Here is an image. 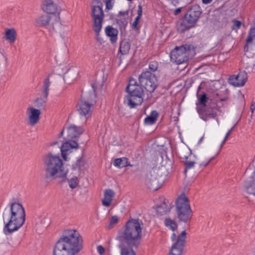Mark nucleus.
Segmentation results:
<instances>
[{
	"instance_id": "f257e3e1",
	"label": "nucleus",
	"mask_w": 255,
	"mask_h": 255,
	"mask_svg": "<svg viewBox=\"0 0 255 255\" xmlns=\"http://www.w3.org/2000/svg\"><path fill=\"white\" fill-rule=\"evenodd\" d=\"M141 221L139 219L128 220L124 229L119 233L116 239L120 242L118 247L121 250L120 255H136L133 248H137L141 238Z\"/></svg>"
},
{
	"instance_id": "f03ea898",
	"label": "nucleus",
	"mask_w": 255,
	"mask_h": 255,
	"mask_svg": "<svg viewBox=\"0 0 255 255\" xmlns=\"http://www.w3.org/2000/svg\"><path fill=\"white\" fill-rule=\"evenodd\" d=\"M83 240L76 230H65L55 244L53 255H75L83 249Z\"/></svg>"
},
{
	"instance_id": "7ed1b4c3",
	"label": "nucleus",
	"mask_w": 255,
	"mask_h": 255,
	"mask_svg": "<svg viewBox=\"0 0 255 255\" xmlns=\"http://www.w3.org/2000/svg\"><path fill=\"white\" fill-rule=\"evenodd\" d=\"M157 81V78H156L155 80L138 84L135 79L130 77L126 89L128 94L125 98L124 103L131 109L140 105L144 96L143 88L147 92L153 93L158 85Z\"/></svg>"
},
{
	"instance_id": "20e7f679",
	"label": "nucleus",
	"mask_w": 255,
	"mask_h": 255,
	"mask_svg": "<svg viewBox=\"0 0 255 255\" xmlns=\"http://www.w3.org/2000/svg\"><path fill=\"white\" fill-rule=\"evenodd\" d=\"M25 217V210L21 203L15 201L11 203L10 208H5L2 213L3 233L8 235L17 231L24 224Z\"/></svg>"
},
{
	"instance_id": "39448f33",
	"label": "nucleus",
	"mask_w": 255,
	"mask_h": 255,
	"mask_svg": "<svg viewBox=\"0 0 255 255\" xmlns=\"http://www.w3.org/2000/svg\"><path fill=\"white\" fill-rule=\"evenodd\" d=\"M43 162L45 171L46 179H55L64 177L65 181L67 171L64 169L63 162L58 155H54L49 152L44 156Z\"/></svg>"
},
{
	"instance_id": "423d86ee",
	"label": "nucleus",
	"mask_w": 255,
	"mask_h": 255,
	"mask_svg": "<svg viewBox=\"0 0 255 255\" xmlns=\"http://www.w3.org/2000/svg\"><path fill=\"white\" fill-rule=\"evenodd\" d=\"M195 47L191 44L176 46L170 53L171 61L177 65L187 64L190 57L195 54Z\"/></svg>"
},
{
	"instance_id": "0eeeda50",
	"label": "nucleus",
	"mask_w": 255,
	"mask_h": 255,
	"mask_svg": "<svg viewBox=\"0 0 255 255\" xmlns=\"http://www.w3.org/2000/svg\"><path fill=\"white\" fill-rule=\"evenodd\" d=\"M176 213L179 221L184 223L189 221L193 216L188 198L182 194L176 201Z\"/></svg>"
},
{
	"instance_id": "6e6552de",
	"label": "nucleus",
	"mask_w": 255,
	"mask_h": 255,
	"mask_svg": "<svg viewBox=\"0 0 255 255\" xmlns=\"http://www.w3.org/2000/svg\"><path fill=\"white\" fill-rule=\"evenodd\" d=\"M95 98L96 95L93 93L82 94L77 107V110L81 116L85 117L87 119L91 116V108L96 103Z\"/></svg>"
},
{
	"instance_id": "1a4fd4ad",
	"label": "nucleus",
	"mask_w": 255,
	"mask_h": 255,
	"mask_svg": "<svg viewBox=\"0 0 255 255\" xmlns=\"http://www.w3.org/2000/svg\"><path fill=\"white\" fill-rule=\"evenodd\" d=\"M227 97L219 99L218 100L211 99L207 106L197 111L200 118L204 121H207L209 119H215L217 116V112L219 111L220 107L217 105V101H226Z\"/></svg>"
},
{
	"instance_id": "9d476101",
	"label": "nucleus",
	"mask_w": 255,
	"mask_h": 255,
	"mask_svg": "<svg viewBox=\"0 0 255 255\" xmlns=\"http://www.w3.org/2000/svg\"><path fill=\"white\" fill-rule=\"evenodd\" d=\"M186 235V231H183L178 236L176 241L170 249L169 255H181L185 246Z\"/></svg>"
},
{
	"instance_id": "9b49d317",
	"label": "nucleus",
	"mask_w": 255,
	"mask_h": 255,
	"mask_svg": "<svg viewBox=\"0 0 255 255\" xmlns=\"http://www.w3.org/2000/svg\"><path fill=\"white\" fill-rule=\"evenodd\" d=\"M104 15L103 3L101 5L92 6L91 16L93 21V26H102Z\"/></svg>"
},
{
	"instance_id": "f8f14e48",
	"label": "nucleus",
	"mask_w": 255,
	"mask_h": 255,
	"mask_svg": "<svg viewBox=\"0 0 255 255\" xmlns=\"http://www.w3.org/2000/svg\"><path fill=\"white\" fill-rule=\"evenodd\" d=\"M202 11L198 4H194L190 6L184 16L188 19L189 23L195 24L199 19Z\"/></svg>"
},
{
	"instance_id": "ddd939ff",
	"label": "nucleus",
	"mask_w": 255,
	"mask_h": 255,
	"mask_svg": "<svg viewBox=\"0 0 255 255\" xmlns=\"http://www.w3.org/2000/svg\"><path fill=\"white\" fill-rule=\"evenodd\" d=\"M247 80V73L245 71H240L237 75L230 76L229 83L235 87H241L245 85Z\"/></svg>"
},
{
	"instance_id": "4468645a",
	"label": "nucleus",
	"mask_w": 255,
	"mask_h": 255,
	"mask_svg": "<svg viewBox=\"0 0 255 255\" xmlns=\"http://www.w3.org/2000/svg\"><path fill=\"white\" fill-rule=\"evenodd\" d=\"M42 10L48 14H59L60 9L53 0H43L41 5Z\"/></svg>"
},
{
	"instance_id": "2eb2a0df",
	"label": "nucleus",
	"mask_w": 255,
	"mask_h": 255,
	"mask_svg": "<svg viewBox=\"0 0 255 255\" xmlns=\"http://www.w3.org/2000/svg\"><path fill=\"white\" fill-rule=\"evenodd\" d=\"M60 148L63 159L66 161L67 160V155L71 152V150L78 149L79 146L76 141L69 139L64 142Z\"/></svg>"
},
{
	"instance_id": "dca6fc26",
	"label": "nucleus",
	"mask_w": 255,
	"mask_h": 255,
	"mask_svg": "<svg viewBox=\"0 0 255 255\" xmlns=\"http://www.w3.org/2000/svg\"><path fill=\"white\" fill-rule=\"evenodd\" d=\"M201 89V85L199 86L198 88V90L197 92L196 96L197 97V101L196 103V110L197 111H198V109H201L205 106H207L208 103V97L207 95L203 92L200 94L199 91Z\"/></svg>"
},
{
	"instance_id": "f3484780",
	"label": "nucleus",
	"mask_w": 255,
	"mask_h": 255,
	"mask_svg": "<svg viewBox=\"0 0 255 255\" xmlns=\"http://www.w3.org/2000/svg\"><path fill=\"white\" fill-rule=\"evenodd\" d=\"M84 131L82 127L71 125L67 128V139H72L80 136Z\"/></svg>"
},
{
	"instance_id": "a211bd4d",
	"label": "nucleus",
	"mask_w": 255,
	"mask_h": 255,
	"mask_svg": "<svg viewBox=\"0 0 255 255\" xmlns=\"http://www.w3.org/2000/svg\"><path fill=\"white\" fill-rule=\"evenodd\" d=\"M195 24L189 23L188 19L184 15L183 17L180 19L177 23V28L178 32L184 33L192 27H194Z\"/></svg>"
},
{
	"instance_id": "6ab92c4d",
	"label": "nucleus",
	"mask_w": 255,
	"mask_h": 255,
	"mask_svg": "<svg viewBox=\"0 0 255 255\" xmlns=\"http://www.w3.org/2000/svg\"><path fill=\"white\" fill-rule=\"evenodd\" d=\"M157 78L155 74L152 73L149 70H145L142 71L141 73L138 76V84H144V82H147L151 80H155V79Z\"/></svg>"
},
{
	"instance_id": "aec40b11",
	"label": "nucleus",
	"mask_w": 255,
	"mask_h": 255,
	"mask_svg": "<svg viewBox=\"0 0 255 255\" xmlns=\"http://www.w3.org/2000/svg\"><path fill=\"white\" fill-rule=\"evenodd\" d=\"M27 110L29 111L28 115L29 117V124L30 125L33 126L36 124L39 120L41 114L40 111L32 107L28 108Z\"/></svg>"
},
{
	"instance_id": "412c9836",
	"label": "nucleus",
	"mask_w": 255,
	"mask_h": 255,
	"mask_svg": "<svg viewBox=\"0 0 255 255\" xmlns=\"http://www.w3.org/2000/svg\"><path fill=\"white\" fill-rule=\"evenodd\" d=\"M51 20V16L49 14H42L38 16L35 20L36 26L45 27L50 25Z\"/></svg>"
},
{
	"instance_id": "4be33fe9",
	"label": "nucleus",
	"mask_w": 255,
	"mask_h": 255,
	"mask_svg": "<svg viewBox=\"0 0 255 255\" xmlns=\"http://www.w3.org/2000/svg\"><path fill=\"white\" fill-rule=\"evenodd\" d=\"M244 189L248 193L255 195V181L253 177H251L245 181Z\"/></svg>"
},
{
	"instance_id": "5701e85b",
	"label": "nucleus",
	"mask_w": 255,
	"mask_h": 255,
	"mask_svg": "<svg viewBox=\"0 0 255 255\" xmlns=\"http://www.w3.org/2000/svg\"><path fill=\"white\" fill-rule=\"evenodd\" d=\"M106 35L110 37V41L112 44L116 42L118 38V30L111 26H108L105 28Z\"/></svg>"
},
{
	"instance_id": "b1692460",
	"label": "nucleus",
	"mask_w": 255,
	"mask_h": 255,
	"mask_svg": "<svg viewBox=\"0 0 255 255\" xmlns=\"http://www.w3.org/2000/svg\"><path fill=\"white\" fill-rule=\"evenodd\" d=\"M115 192L112 189H106L104 191V198L102 200V204L106 207H109L112 203Z\"/></svg>"
},
{
	"instance_id": "393cba45",
	"label": "nucleus",
	"mask_w": 255,
	"mask_h": 255,
	"mask_svg": "<svg viewBox=\"0 0 255 255\" xmlns=\"http://www.w3.org/2000/svg\"><path fill=\"white\" fill-rule=\"evenodd\" d=\"M114 165L120 168L127 166H132V165L130 164V163L128 162V159L126 157L115 159L114 162Z\"/></svg>"
},
{
	"instance_id": "a878e982",
	"label": "nucleus",
	"mask_w": 255,
	"mask_h": 255,
	"mask_svg": "<svg viewBox=\"0 0 255 255\" xmlns=\"http://www.w3.org/2000/svg\"><path fill=\"white\" fill-rule=\"evenodd\" d=\"M130 49V44L128 40L124 39L121 41L119 48V52L122 55H126L128 54Z\"/></svg>"
},
{
	"instance_id": "bb28decb",
	"label": "nucleus",
	"mask_w": 255,
	"mask_h": 255,
	"mask_svg": "<svg viewBox=\"0 0 255 255\" xmlns=\"http://www.w3.org/2000/svg\"><path fill=\"white\" fill-rule=\"evenodd\" d=\"M170 209L171 207H168L166 203V200L164 199V200L160 205L157 206L156 208V210L157 213L158 215L162 216L163 214H165L166 213L169 212L170 211Z\"/></svg>"
},
{
	"instance_id": "cd10ccee",
	"label": "nucleus",
	"mask_w": 255,
	"mask_h": 255,
	"mask_svg": "<svg viewBox=\"0 0 255 255\" xmlns=\"http://www.w3.org/2000/svg\"><path fill=\"white\" fill-rule=\"evenodd\" d=\"M59 178H61L62 180L59 182L60 183L62 184V183L68 182L69 186L70 188L73 189L76 188L79 184V180L76 176H74L71 178L70 179H68L67 178V176H66V180L63 181L64 177H60Z\"/></svg>"
},
{
	"instance_id": "c85d7f7f",
	"label": "nucleus",
	"mask_w": 255,
	"mask_h": 255,
	"mask_svg": "<svg viewBox=\"0 0 255 255\" xmlns=\"http://www.w3.org/2000/svg\"><path fill=\"white\" fill-rule=\"evenodd\" d=\"M158 117V113L156 111H152L150 115L145 118L144 121L145 124L151 125L154 124Z\"/></svg>"
},
{
	"instance_id": "c756f323",
	"label": "nucleus",
	"mask_w": 255,
	"mask_h": 255,
	"mask_svg": "<svg viewBox=\"0 0 255 255\" xmlns=\"http://www.w3.org/2000/svg\"><path fill=\"white\" fill-rule=\"evenodd\" d=\"M16 33L14 28L7 29L5 31V38L10 43H13L16 40Z\"/></svg>"
},
{
	"instance_id": "7c9ffc66",
	"label": "nucleus",
	"mask_w": 255,
	"mask_h": 255,
	"mask_svg": "<svg viewBox=\"0 0 255 255\" xmlns=\"http://www.w3.org/2000/svg\"><path fill=\"white\" fill-rule=\"evenodd\" d=\"M83 153L81 157L78 158L76 162L72 165V169L76 170L78 169L80 171L83 170V167L86 163L85 160L83 158Z\"/></svg>"
},
{
	"instance_id": "2f4dec72",
	"label": "nucleus",
	"mask_w": 255,
	"mask_h": 255,
	"mask_svg": "<svg viewBox=\"0 0 255 255\" xmlns=\"http://www.w3.org/2000/svg\"><path fill=\"white\" fill-rule=\"evenodd\" d=\"M50 84L51 82L50 81L49 77L48 76L44 80V85L43 86L42 94L43 96H44V98L47 99Z\"/></svg>"
},
{
	"instance_id": "473e14b6",
	"label": "nucleus",
	"mask_w": 255,
	"mask_h": 255,
	"mask_svg": "<svg viewBox=\"0 0 255 255\" xmlns=\"http://www.w3.org/2000/svg\"><path fill=\"white\" fill-rule=\"evenodd\" d=\"M165 225L172 231H175L177 228V223L170 218H166L164 220Z\"/></svg>"
},
{
	"instance_id": "72a5a7b5",
	"label": "nucleus",
	"mask_w": 255,
	"mask_h": 255,
	"mask_svg": "<svg viewBox=\"0 0 255 255\" xmlns=\"http://www.w3.org/2000/svg\"><path fill=\"white\" fill-rule=\"evenodd\" d=\"M188 155H184L183 156H180L179 157L180 159H185V161H183L182 162L183 163L185 167H186V169H190L191 168H192L194 167V165L196 163L195 161H188L187 159L188 158Z\"/></svg>"
},
{
	"instance_id": "f704fd0d",
	"label": "nucleus",
	"mask_w": 255,
	"mask_h": 255,
	"mask_svg": "<svg viewBox=\"0 0 255 255\" xmlns=\"http://www.w3.org/2000/svg\"><path fill=\"white\" fill-rule=\"evenodd\" d=\"M102 26H93V29L94 32L96 34V39L97 41V42H99L100 44H101L103 42L102 38L100 36V32L102 29Z\"/></svg>"
},
{
	"instance_id": "c9c22d12",
	"label": "nucleus",
	"mask_w": 255,
	"mask_h": 255,
	"mask_svg": "<svg viewBox=\"0 0 255 255\" xmlns=\"http://www.w3.org/2000/svg\"><path fill=\"white\" fill-rule=\"evenodd\" d=\"M47 99L44 98V96H43V98H37L35 101V106L38 108L44 109Z\"/></svg>"
},
{
	"instance_id": "e433bc0d",
	"label": "nucleus",
	"mask_w": 255,
	"mask_h": 255,
	"mask_svg": "<svg viewBox=\"0 0 255 255\" xmlns=\"http://www.w3.org/2000/svg\"><path fill=\"white\" fill-rule=\"evenodd\" d=\"M156 182V179H150L147 182L146 184L150 190L156 191L159 188L157 186H155Z\"/></svg>"
},
{
	"instance_id": "4c0bfd02",
	"label": "nucleus",
	"mask_w": 255,
	"mask_h": 255,
	"mask_svg": "<svg viewBox=\"0 0 255 255\" xmlns=\"http://www.w3.org/2000/svg\"><path fill=\"white\" fill-rule=\"evenodd\" d=\"M119 221V218L117 216H112L110 220V223L107 226V229L110 230L113 228L114 225L117 224Z\"/></svg>"
},
{
	"instance_id": "58836bf2",
	"label": "nucleus",
	"mask_w": 255,
	"mask_h": 255,
	"mask_svg": "<svg viewBox=\"0 0 255 255\" xmlns=\"http://www.w3.org/2000/svg\"><path fill=\"white\" fill-rule=\"evenodd\" d=\"M117 23L119 25L121 29H125L127 25L128 22L126 21L125 18L118 19L117 18L116 20Z\"/></svg>"
},
{
	"instance_id": "ea45409f",
	"label": "nucleus",
	"mask_w": 255,
	"mask_h": 255,
	"mask_svg": "<svg viewBox=\"0 0 255 255\" xmlns=\"http://www.w3.org/2000/svg\"><path fill=\"white\" fill-rule=\"evenodd\" d=\"M158 67V63L155 61L150 62L148 65V68L152 73L155 72L157 70Z\"/></svg>"
},
{
	"instance_id": "a19ab883",
	"label": "nucleus",
	"mask_w": 255,
	"mask_h": 255,
	"mask_svg": "<svg viewBox=\"0 0 255 255\" xmlns=\"http://www.w3.org/2000/svg\"><path fill=\"white\" fill-rule=\"evenodd\" d=\"M94 0L97 3V4H100V5H101V3H103L101 0ZM103 1L106 2V8L107 9L109 10L112 8L113 5L111 3V0H103Z\"/></svg>"
},
{
	"instance_id": "79ce46f5",
	"label": "nucleus",
	"mask_w": 255,
	"mask_h": 255,
	"mask_svg": "<svg viewBox=\"0 0 255 255\" xmlns=\"http://www.w3.org/2000/svg\"><path fill=\"white\" fill-rule=\"evenodd\" d=\"M233 25L231 27V28L233 30L236 29V30H237L238 29L240 28L242 25V22L241 21L237 19H234L233 20Z\"/></svg>"
},
{
	"instance_id": "37998d69",
	"label": "nucleus",
	"mask_w": 255,
	"mask_h": 255,
	"mask_svg": "<svg viewBox=\"0 0 255 255\" xmlns=\"http://www.w3.org/2000/svg\"><path fill=\"white\" fill-rule=\"evenodd\" d=\"M254 38V37L248 34V37L246 39V44L245 45L244 47L245 49H246V48H248L249 44L252 43Z\"/></svg>"
},
{
	"instance_id": "c03bdc74",
	"label": "nucleus",
	"mask_w": 255,
	"mask_h": 255,
	"mask_svg": "<svg viewBox=\"0 0 255 255\" xmlns=\"http://www.w3.org/2000/svg\"><path fill=\"white\" fill-rule=\"evenodd\" d=\"M97 251L100 255H103L105 253V250L102 246L100 245L97 247Z\"/></svg>"
},
{
	"instance_id": "a18cd8bd",
	"label": "nucleus",
	"mask_w": 255,
	"mask_h": 255,
	"mask_svg": "<svg viewBox=\"0 0 255 255\" xmlns=\"http://www.w3.org/2000/svg\"><path fill=\"white\" fill-rule=\"evenodd\" d=\"M138 22H136V21H134L132 24V28L133 30H137L139 29V26H138Z\"/></svg>"
},
{
	"instance_id": "49530a36",
	"label": "nucleus",
	"mask_w": 255,
	"mask_h": 255,
	"mask_svg": "<svg viewBox=\"0 0 255 255\" xmlns=\"http://www.w3.org/2000/svg\"><path fill=\"white\" fill-rule=\"evenodd\" d=\"M142 13V7L141 4L138 6L137 15L141 16Z\"/></svg>"
},
{
	"instance_id": "de8ad7c7",
	"label": "nucleus",
	"mask_w": 255,
	"mask_h": 255,
	"mask_svg": "<svg viewBox=\"0 0 255 255\" xmlns=\"http://www.w3.org/2000/svg\"><path fill=\"white\" fill-rule=\"evenodd\" d=\"M249 34L255 38V27L250 29Z\"/></svg>"
},
{
	"instance_id": "09e8293b",
	"label": "nucleus",
	"mask_w": 255,
	"mask_h": 255,
	"mask_svg": "<svg viewBox=\"0 0 255 255\" xmlns=\"http://www.w3.org/2000/svg\"><path fill=\"white\" fill-rule=\"evenodd\" d=\"M128 10H127V11H120L119 12V15H120V16L128 15Z\"/></svg>"
},
{
	"instance_id": "8fccbe9b",
	"label": "nucleus",
	"mask_w": 255,
	"mask_h": 255,
	"mask_svg": "<svg viewBox=\"0 0 255 255\" xmlns=\"http://www.w3.org/2000/svg\"><path fill=\"white\" fill-rule=\"evenodd\" d=\"M214 158V157H213L212 158H211L207 162H206L205 164H203V163H201L200 164V166L203 165L204 167H206L209 164V163Z\"/></svg>"
},
{
	"instance_id": "3c124183",
	"label": "nucleus",
	"mask_w": 255,
	"mask_h": 255,
	"mask_svg": "<svg viewBox=\"0 0 255 255\" xmlns=\"http://www.w3.org/2000/svg\"><path fill=\"white\" fill-rule=\"evenodd\" d=\"M181 12V8H176L174 11V14L175 15H178L179 13H180Z\"/></svg>"
},
{
	"instance_id": "603ef678",
	"label": "nucleus",
	"mask_w": 255,
	"mask_h": 255,
	"mask_svg": "<svg viewBox=\"0 0 255 255\" xmlns=\"http://www.w3.org/2000/svg\"><path fill=\"white\" fill-rule=\"evenodd\" d=\"M250 110L252 111V113H254L255 110V103H252L251 105Z\"/></svg>"
},
{
	"instance_id": "864d4df0",
	"label": "nucleus",
	"mask_w": 255,
	"mask_h": 255,
	"mask_svg": "<svg viewBox=\"0 0 255 255\" xmlns=\"http://www.w3.org/2000/svg\"><path fill=\"white\" fill-rule=\"evenodd\" d=\"M237 124L234 125V126L227 132L226 134H227V136H229L230 134L231 133L232 131L234 129L235 127L236 126Z\"/></svg>"
},
{
	"instance_id": "5fc2aeb1",
	"label": "nucleus",
	"mask_w": 255,
	"mask_h": 255,
	"mask_svg": "<svg viewBox=\"0 0 255 255\" xmlns=\"http://www.w3.org/2000/svg\"><path fill=\"white\" fill-rule=\"evenodd\" d=\"M178 237H177L176 236V235L175 234V233H173L172 236H171V240L172 241H174V240H177Z\"/></svg>"
},
{
	"instance_id": "6e6d98bb",
	"label": "nucleus",
	"mask_w": 255,
	"mask_h": 255,
	"mask_svg": "<svg viewBox=\"0 0 255 255\" xmlns=\"http://www.w3.org/2000/svg\"><path fill=\"white\" fill-rule=\"evenodd\" d=\"M202 0V2L204 4L209 3L212 1V0Z\"/></svg>"
},
{
	"instance_id": "4d7b16f0",
	"label": "nucleus",
	"mask_w": 255,
	"mask_h": 255,
	"mask_svg": "<svg viewBox=\"0 0 255 255\" xmlns=\"http://www.w3.org/2000/svg\"><path fill=\"white\" fill-rule=\"evenodd\" d=\"M50 30H53V31H55L56 29H55V28L54 27V23H52V25H51V26L50 28Z\"/></svg>"
},
{
	"instance_id": "13d9d810",
	"label": "nucleus",
	"mask_w": 255,
	"mask_h": 255,
	"mask_svg": "<svg viewBox=\"0 0 255 255\" xmlns=\"http://www.w3.org/2000/svg\"><path fill=\"white\" fill-rule=\"evenodd\" d=\"M11 241H12L11 240ZM11 244H12L13 246L16 247V246H18L19 245L20 241H18L17 243H14L12 242H11Z\"/></svg>"
},
{
	"instance_id": "bf43d9fd",
	"label": "nucleus",
	"mask_w": 255,
	"mask_h": 255,
	"mask_svg": "<svg viewBox=\"0 0 255 255\" xmlns=\"http://www.w3.org/2000/svg\"><path fill=\"white\" fill-rule=\"evenodd\" d=\"M140 18H141V16H138V15H137V16L135 17L134 21H136V22H139V19H140Z\"/></svg>"
},
{
	"instance_id": "052dcab7",
	"label": "nucleus",
	"mask_w": 255,
	"mask_h": 255,
	"mask_svg": "<svg viewBox=\"0 0 255 255\" xmlns=\"http://www.w3.org/2000/svg\"><path fill=\"white\" fill-rule=\"evenodd\" d=\"M64 128H63V129L62 130V131H61V132L59 133V134L58 135L59 137H61V136H63V134L64 133Z\"/></svg>"
},
{
	"instance_id": "680f3d73",
	"label": "nucleus",
	"mask_w": 255,
	"mask_h": 255,
	"mask_svg": "<svg viewBox=\"0 0 255 255\" xmlns=\"http://www.w3.org/2000/svg\"><path fill=\"white\" fill-rule=\"evenodd\" d=\"M92 88L93 89L94 92H95L96 91V87L95 86V84H92Z\"/></svg>"
},
{
	"instance_id": "e2e57ef3",
	"label": "nucleus",
	"mask_w": 255,
	"mask_h": 255,
	"mask_svg": "<svg viewBox=\"0 0 255 255\" xmlns=\"http://www.w3.org/2000/svg\"><path fill=\"white\" fill-rule=\"evenodd\" d=\"M203 139H204V136H202V137H201V138L199 139V142H198V143H200L202 141V140H203Z\"/></svg>"
},
{
	"instance_id": "0e129e2a",
	"label": "nucleus",
	"mask_w": 255,
	"mask_h": 255,
	"mask_svg": "<svg viewBox=\"0 0 255 255\" xmlns=\"http://www.w3.org/2000/svg\"><path fill=\"white\" fill-rule=\"evenodd\" d=\"M188 170V169H186V167H185V169H184V171H183V173H184V174L185 175L186 174Z\"/></svg>"
},
{
	"instance_id": "69168bd1",
	"label": "nucleus",
	"mask_w": 255,
	"mask_h": 255,
	"mask_svg": "<svg viewBox=\"0 0 255 255\" xmlns=\"http://www.w3.org/2000/svg\"><path fill=\"white\" fill-rule=\"evenodd\" d=\"M225 142H226L225 140H223L221 143V146H223L225 144Z\"/></svg>"
},
{
	"instance_id": "338daca9",
	"label": "nucleus",
	"mask_w": 255,
	"mask_h": 255,
	"mask_svg": "<svg viewBox=\"0 0 255 255\" xmlns=\"http://www.w3.org/2000/svg\"><path fill=\"white\" fill-rule=\"evenodd\" d=\"M228 136H227V134H226L224 140H225V141H226L227 138H228Z\"/></svg>"
},
{
	"instance_id": "774afa93",
	"label": "nucleus",
	"mask_w": 255,
	"mask_h": 255,
	"mask_svg": "<svg viewBox=\"0 0 255 255\" xmlns=\"http://www.w3.org/2000/svg\"><path fill=\"white\" fill-rule=\"evenodd\" d=\"M57 143H58V142H57V141H56V142H53V143L51 144V145H55V144H57Z\"/></svg>"
}]
</instances>
